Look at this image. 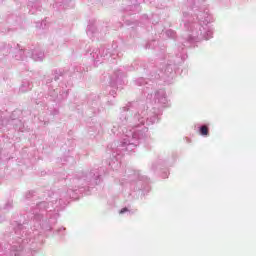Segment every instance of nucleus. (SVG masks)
Segmentation results:
<instances>
[{
  "instance_id": "nucleus-1",
  "label": "nucleus",
  "mask_w": 256,
  "mask_h": 256,
  "mask_svg": "<svg viewBox=\"0 0 256 256\" xmlns=\"http://www.w3.org/2000/svg\"><path fill=\"white\" fill-rule=\"evenodd\" d=\"M200 134L203 135L204 137H207V135H209V127H207L205 125L201 126Z\"/></svg>"
},
{
  "instance_id": "nucleus-2",
  "label": "nucleus",
  "mask_w": 256,
  "mask_h": 256,
  "mask_svg": "<svg viewBox=\"0 0 256 256\" xmlns=\"http://www.w3.org/2000/svg\"><path fill=\"white\" fill-rule=\"evenodd\" d=\"M126 211H128L127 208H123L122 210H120V214L126 213Z\"/></svg>"
}]
</instances>
